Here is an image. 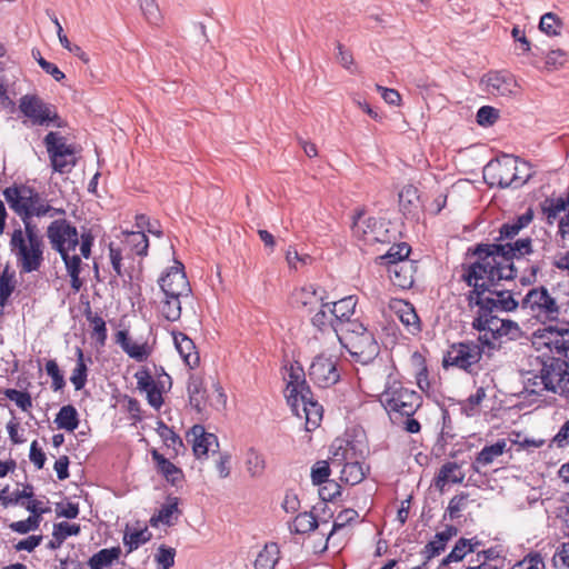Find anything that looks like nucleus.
<instances>
[{
  "label": "nucleus",
  "instance_id": "603ef678",
  "mask_svg": "<svg viewBox=\"0 0 569 569\" xmlns=\"http://www.w3.org/2000/svg\"><path fill=\"white\" fill-rule=\"evenodd\" d=\"M227 396L218 382H212L209 387L208 408L221 411L226 408Z\"/></svg>",
  "mask_w": 569,
  "mask_h": 569
},
{
  "label": "nucleus",
  "instance_id": "4be33fe9",
  "mask_svg": "<svg viewBox=\"0 0 569 569\" xmlns=\"http://www.w3.org/2000/svg\"><path fill=\"white\" fill-rule=\"evenodd\" d=\"M390 309L409 333L416 335L420 331V319L412 305L401 299H395L390 302Z\"/></svg>",
  "mask_w": 569,
  "mask_h": 569
},
{
  "label": "nucleus",
  "instance_id": "39448f33",
  "mask_svg": "<svg viewBox=\"0 0 569 569\" xmlns=\"http://www.w3.org/2000/svg\"><path fill=\"white\" fill-rule=\"evenodd\" d=\"M531 176L532 170L528 162L509 154L490 161L483 169L487 182L500 188H518L525 184Z\"/></svg>",
  "mask_w": 569,
  "mask_h": 569
},
{
  "label": "nucleus",
  "instance_id": "f3484780",
  "mask_svg": "<svg viewBox=\"0 0 569 569\" xmlns=\"http://www.w3.org/2000/svg\"><path fill=\"white\" fill-rule=\"evenodd\" d=\"M114 341L122 351L137 362H144L151 356L153 348L143 338H132L128 330H119L114 336Z\"/></svg>",
  "mask_w": 569,
  "mask_h": 569
},
{
  "label": "nucleus",
  "instance_id": "f704fd0d",
  "mask_svg": "<svg viewBox=\"0 0 569 569\" xmlns=\"http://www.w3.org/2000/svg\"><path fill=\"white\" fill-rule=\"evenodd\" d=\"M54 423L59 429H63L69 432L74 431L79 426V415L77 409L71 405L61 407L56 416Z\"/></svg>",
  "mask_w": 569,
  "mask_h": 569
},
{
  "label": "nucleus",
  "instance_id": "e2e57ef3",
  "mask_svg": "<svg viewBox=\"0 0 569 569\" xmlns=\"http://www.w3.org/2000/svg\"><path fill=\"white\" fill-rule=\"evenodd\" d=\"M47 375L52 379V388L54 391L61 390L64 385V378L61 373L56 360H48L46 363Z\"/></svg>",
  "mask_w": 569,
  "mask_h": 569
},
{
  "label": "nucleus",
  "instance_id": "423d86ee",
  "mask_svg": "<svg viewBox=\"0 0 569 569\" xmlns=\"http://www.w3.org/2000/svg\"><path fill=\"white\" fill-rule=\"evenodd\" d=\"M10 249L23 272L38 270L43 261V242L30 222L12 232Z\"/></svg>",
  "mask_w": 569,
  "mask_h": 569
},
{
  "label": "nucleus",
  "instance_id": "49530a36",
  "mask_svg": "<svg viewBox=\"0 0 569 569\" xmlns=\"http://www.w3.org/2000/svg\"><path fill=\"white\" fill-rule=\"evenodd\" d=\"M33 496V490L31 487L27 486L22 490H17L12 493L9 492V487H4L0 491V502L7 508L11 505L20 503L21 499L28 498L30 499Z\"/></svg>",
  "mask_w": 569,
  "mask_h": 569
},
{
  "label": "nucleus",
  "instance_id": "4c0bfd02",
  "mask_svg": "<svg viewBox=\"0 0 569 569\" xmlns=\"http://www.w3.org/2000/svg\"><path fill=\"white\" fill-rule=\"evenodd\" d=\"M465 479V475L461 468L453 462H449L442 466L440 469L437 486L442 490L448 483H460Z\"/></svg>",
  "mask_w": 569,
  "mask_h": 569
},
{
  "label": "nucleus",
  "instance_id": "0e129e2a",
  "mask_svg": "<svg viewBox=\"0 0 569 569\" xmlns=\"http://www.w3.org/2000/svg\"><path fill=\"white\" fill-rule=\"evenodd\" d=\"M4 396L13 401L23 411H27L32 406V400L29 393L16 389H7Z\"/></svg>",
  "mask_w": 569,
  "mask_h": 569
},
{
  "label": "nucleus",
  "instance_id": "412c9836",
  "mask_svg": "<svg viewBox=\"0 0 569 569\" xmlns=\"http://www.w3.org/2000/svg\"><path fill=\"white\" fill-rule=\"evenodd\" d=\"M357 306V299L353 296H349L335 302L332 308L330 307L331 315L335 318L333 332L336 336L345 332L348 325L353 323L351 320L352 315Z\"/></svg>",
  "mask_w": 569,
  "mask_h": 569
},
{
  "label": "nucleus",
  "instance_id": "de8ad7c7",
  "mask_svg": "<svg viewBox=\"0 0 569 569\" xmlns=\"http://www.w3.org/2000/svg\"><path fill=\"white\" fill-rule=\"evenodd\" d=\"M244 463L247 471L252 477L260 476L266 467L264 458L261 453L257 452L254 449H249L246 452Z\"/></svg>",
  "mask_w": 569,
  "mask_h": 569
},
{
  "label": "nucleus",
  "instance_id": "774afa93",
  "mask_svg": "<svg viewBox=\"0 0 569 569\" xmlns=\"http://www.w3.org/2000/svg\"><path fill=\"white\" fill-rule=\"evenodd\" d=\"M552 563L555 568L569 569V542H563L557 548L552 557Z\"/></svg>",
  "mask_w": 569,
  "mask_h": 569
},
{
  "label": "nucleus",
  "instance_id": "e433bc0d",
  "mask_svg": "<svg viewBox=\"0 0 569 569\" xmlns=\"http://www.w3.org/2000/svg\"><path fill=\"white\" fill-rule=\"evenodd\" d=\"M542 210L548 222L553 223L556 220H558L561 213H569V201L568 199H563L561 197L546 199L542 204Z\"/></svg>",
  "mask_w": 569,
  "mask_h": 569
},
{
  "label": "nucleus",
  "instance_id": "b1692460",
  "mask_svg": "<svg viewBox=\"0 0 569 569\" xmlns=\"http://www.w3.org/2000/svg\"><path fill=\"white\" fill-rule=\"evenodd\" d=\"M179 505V498L168 497L158 512L150 518V525L152 527L173 526L181 515Z\"/></svg>",
  "mask_w": 569,
  "mask_h": 569
},
{
  "label": "nucleus",
  "instance_id": "a878e982",
  "mask_svg": "<svg viewBox=\"0 0 569 569\" xmlns=\"http://www.w3.org/2000/svg\"><path fill=\"white\" fill-rule=\"evenodd\" d=\"M172 339L176 350L180 355L183 362L193 369L199 365V353L196 350L193 341L183 332H172Z\"/></svg>",
  "mask_w": 569,
  "mask_h": 569
},
{
  "label": "nucleus",
  "instance_id": "5701e85b",
  "mask_svg": "<svg viewBox=\"0 0 569 569\" xmlns=\"http://www.w3.org/2000/svg\"><path fill=\"white\" fill-rule=\"evenodd\" d=\"M507 445L508 443L506 439H499L492 445L485 446L472 462V468L475 471L481 472L482 469L497 462L499 458L506 452Z\"/></svg>",
  "mask_w": 569,
  "mask_h": 569
},
{
  "label": "nucleus",
  "instance_id": "c9c22d12",
  "mask_svg": "<svg viewBox=\"0 0 569 569\" xmlns=\"http://www.w3.org/2000/svg\"><path fill=\"white\" fill-rule=\"evenodd\" d=\"M409 253L410 247L407 243L402 242L391 246L385 254L378 257V260L380 261L381 264L388 268L390 264H396L400 262H411L410 260H408Z\"/></svg>",
  "mask_w": 569,
  "mask_h": 569
},
{
  "label": "nucleus",
  "instance_id": "4d7b16f0",
  "mask_svg": "<svg viewBox=\"0 0 569 569\" xmlns=\"http://www.w3.org/2000/svg\"><path fill=\"white\" fill-rule=\"evenodd\" d=\"M139 2L146 20L151 24H158L161 21V13L156 0H139Z\"/></svg>",
  "mask_w": 569,
  "mask_h": 569
},
{
  "label": "nucleus",
  "instance_id": "c85d7f7f",
  "mask_svg": "<svg viewBox=\"0 0 569 569\" xmlns=\"http://www.w3.org/2000/svg\"><path fill=\"white\" fill-rule=\"evenodd\" d=\"M390 281L402 289L410 288L413 283V264L412 262H400L390 264L387 268Z\"/></svg>",
  "mask_w": 569,
  "mask_h": 569
},
{
  "label": "nucleus",
  "instance_id": "2f4dec72",
  "mask_svg": "<svg viewBox=\"0 0 569 569\" xmlns=\"http://www.w3.org/2000/svg\"><path fill=\"white\" fill-rule=\"evenodd\" d=\"M152 459L156 461L159 472L167 479V481L174 486L182 481V471L158 451H152Z\"/></svg>",
  "mask_w": 569,
  "mask_h": 569
},
{
  "label": "nucleus",
  "instance_id": "680f3d73",
  "mask_svg": "<svg viewBox=\"0 0 569 569\" xmlns=\"http://www.w3.org/2000/svg\"><path fill=\"white\" fill-rule=\"evenodd\" d=\"M41 519L38 516H30L26 520L14 521L10 523V529L14 532L26 535L29 531L37 530L40 526Z\"/></svg>",
  "mask_w": 569,
  "mask_h": 569
},
{
  "label": "nucleus",
  "instance_id": "f03ea898",
  "mask_svg": "<svg viewBox=\"0 0 569 569\" xmlns=\"http://www.w3.org/2000/svg\"><path fill=\"white\" fill-rule=\"evenodd\" d=\"M532 347L541 357L552 361L542 363L541 372L546 391L569 398V370L558 360L569 357V329L546 326L537 329L531 337Z\"/></svg>",
  "mask_w": 569,
  "mask_h": 569
},
{
  "label": "nucleus",
  "instance_id": "c756f323",
  "mask_svg": "<svg viewBox=\"0 0 569 569\" xmlns=\"http://www.w3.org/2000/svg\"><path fill=\"white\" fill-rule=\"evenodd\" d=\"M191 296L163 295L160 301L159 311L168 321H177L181 317V303L189 300Z\"/></svg>",
  "mask_w": 569,
  "mask_h": 569
},
{
  "label": "nucleus",
  "instance_id": "13d9d810",
  "mask_svg": "<svg viewBox=\"0 0 569 569\" xmlns=\"http://www.w3.org/2000/svg\"><path fill=\"white\" fill-rule=\"evenodd\" d=\"M330 466L328 461H318L311 468V480L313 485L321 486L323 482L329 481Z\"/></svg>",
  "mask_w": 569,
  "mask_h": 569
},
{
  "label": "nucleus",
  "instance_id": "09e8293b",
  "mask_svg": "<svg viewBox=\"0 0 569 569\" xmlns=\"http://www.w3.org/2000/svg\"><path fill=\"white\" fill-rule=\"evenodd\" d=\"M562 21L552 13L547 12L540 18L539 29L547 36H559L561 33Z\"/></svg>",
  "mask_w": 569,
  "mask_h": 569
},
{
  "label": "nucleus",
  "instance_id": "20e7f679",
  "mask_svg": "<svg viewBox=\"0 0 569 569\" xmlns=\"http://www.w3.org/2000/svg\"><path fill=\"white\" fill-rule=\"evenodd\" d=\"M47 237L54 250H57L71 278V287L77 292L81 289L83 282L80 279L81 259L76 253L79 244V234L76 227L71 226L66 219L52 221L47 229Z\"/></svg>",
  "mask_w": 569,
  "mask_h": 569
},
{
  "label": "nucleus",
  "instance_id": "a211bd4d",
  "mask_svg": "<svg viewBox=\"0 0 569 569\" xmlns=\"http://www.w3.org/2000/svg\"><path fill=\"white\" fill-rule=\"evenodd\" d=\"M188 441L192 445V450L198 459H204L208 453L214 452L218 447V438L210 432H207L200 425H196L187 435Z\"/></svg>",
  "mask_w": 569,
  "mask_h": 569
},
{
  "label": "nucleus",
  "instance_id": "338daca9",
  "mask_svg": "<svg viewBox=\"0 0 569 569\" xmlns=\"http://www.w3.org/2000/svg\"><path fill=\"white\" fill-rule=\"evenodd\" d=\"M549 447L559 449L569 448V419L560 427L558 432L551 439Z\"/></svg>",
  "mask_w": 569,
  "mask_h": 569
},
{
  "label": "nucleus",
  "instance_id": "473e14b6",
  "mask_svg": "<svg viewBox=\"0 0 569 569\" xmlns=\"http://www.w3.org/2000/svg\"><path fill=\"white\" fill-rule=\"evenodd\" d=\"M338 469L340 471L341 481L351 486L361 482L366 476V470L358 461V457L355 460L347 461L341 467H338Z\"/></svg>",
  "mask_w": 569,
  "mask_h": 569
},
{
  "label": "nucleus",
  "instance_id": "72a5a7b5",
  "mask_svg": "<svg viewBox=\"0 0 569 569\" xmlns=\"http://www.w3.org/2000/svg\"><path fill=\"white\" fill-rule=\"evenodd\" d=\"M121 555L120 547L101 549L89 559L90 569H108Z\"/></svg>",
  "mask_w": 569,
  "mask_h": 569
},
{
  "label": "nucleus",
  "instance_id": "bf43d9fd",
  "mask_svg": "<svg viewBox=\"0 0 569 569\" xmlns=\"http://www.w3.org/2000/svg\"><path fill=\"white\" fill-rule=\"evenodd\" d=\"M472 551V547L468 540H459L451 552L443 559V563L457 562L465 558V556Z\"/></svg>",
  "mask_w": 569,
  "mask_h": 569
},
{
  "label": "nucleus",
  "instance_id": "dca6fc26",
  "mask_svg": "<svg viewBox=\"0 0 569 569\" xmlns=\"http://www.w3.org/2000/svg\"><path fill=\"white\" fill-rule=\"evenodd\" d=\"M485 90L492 96L510 97L518 92V82L512 74L505 71H491L481 79Z\"/></svg>",
  "mask_w": 569,
  "mask_h": 569
},
{
  "label": "nucleus",
  "instance_id": "6e6d98bb",
  "mask_svg": "<svg viewBox=\"0 0 569 569\" xmlns=\"http://www.w3.org/2000/svg\"><path fill=\"white\" fill-rule=\"evenodd\" d=\"M320 310L316 312L312 317L313 326L318 327L320 330H326L327 328H331L333 330L335 318L331 315L329 303H320Z\"/></svg>",
  "mask_w": 569,
  "mask_h": 569
},
{
  "label": "nucleus",
  "instance_id": "5fc2aeb1",
  "mask_svg": "<svg viewBox=\"0 0 569 569\" xmlns=\"http://www.w3.org/2000/svg\"><path fill=\"white\" fill-rule=\"evenodd\" d=\"M286 261L290 269L299 270L312 262V257L308 253H299L295 247H289L286 251Z\"/></svg>",
  "mask_w": 569,
  "mask_h": 569
},
{
  "label": "nucleus",
  "instance_id": "a18cd8bd",
  "mask_svg": "<svg viewBox=\"0 0 569 569\" xmlns=\"http://www.w3.org/2000/svg\"><path fill=\"white\" fill-rule=\"evenodd\" d=\"M399 203L401 209L408 213L418 209L420 198L417 188L413 186H405L399 193Z\"/></svg>",
  "mask_w": 569,
  "mask_h": 569
},
{
  "label": "nucleus",
  "instance_id": "58836bf2",
  "mask_svg": "<svg viewBox=\"0 0 569 569\" xmlns=\"http://www.w3.org/2000/svg\"><path fill=\"white\" fill-rule=\"evenodd\" d=\"M279 560V548L276 543H268L258 553L254 569H273Z\"/></svg>",
  "mask_w": 569,
  "mask_h": 569
},
{
  "label": "nucleus",
  "instance_id": "7ed1b4c3",
  "mask_svg": "<svg viewBox=\"0 0 569 569\" xmlns=\"http://www.w3.org/2000/svg\"><path fill=\"white\" fill-rule=\"evenodd\" d=\"M284 380L286 398L292 412L306 420V430L316 429L322 419V407L313 399L311 390L306 382L303 369L299 365L286 368Z\"/></svg>",
  "mask_w": 569,
  "mask_h": 569
},
{
  "label": "nucleus",
  "instance_id": "393cba45",
  "mask_svg": "<svg viewBox=\"0 0 569 569\" xmlns=\"http://www.w3.org/2000/svg\"><path fill=\"white\" fill-rule=\"evenodd\" d=\"M152 535L147 525L141 522L128 523L123 533V545L128 552L137 550L151 539Z\"/></svg>",
  "mask_w": 569,
  "mask_h": 569
},
{
  "label": "nucleus",
  "instance_id": "f257e3e1",
  "mask_svg": "<svg viewBox=\"0 0 569 569\" xmlns=\"http://www.w3.org/2000/svg\"><path fill=\"white\" fill-rule=\"evenodd\" d=\"M531 240L518 239L513 243L479 246L476 253L478 260L465 269L463 280L472 287L469 303L477 307L476 312H509L518 307L509 290H498L501 280H511L516 276L513 259L531 253Z\"/></svg>",
  "mask_w": 569,
  "mask_h": 569
},
{
  "label": "nucleus",
  "instance_id": "864d4df0",
  "mask_svg": "<svg viewBox=\"0 0 569 569\" xmlns=\"http://www.w3.org/2000/svg\"><path fill=\"white\" fill-rule=\"evenodd\" d=\"M157 432L160 436V438L163 440L164 445L168 448H171L177 453L179 452V449L183 447L181 439L178 435L174 433V431L166 426L163 422L159 421L157 427Z\"/></svg>",
  "mask_w": 569,
  "mask_h": 569
},
{
  "label": "nucleus",
  "instance_id": "aec40b11",
  "mask_svg": "<svg viewBox=\"0 0 569 569\" xmlns=\"http://www.w3.org/2000/svg\"><path fill=\"white\" fill-rule=\"evenodd\" d=\"M326 291L321 288L306 283L296 288L290 297V302L296 308L312 309L323 302Z\"/></svg>",
  "mask_w": 569,
  "mask_h": 569
},
{
  "label": "nucleus",
  "instance_id": "0eeeda50",
  "mask_svg": "<svg viewBox=\"0 0 569 569\" xmlns=\"http://www.w3.org/2000/svg\"><path fill=\"white\" fill-rule=\"evenodd\" d=\"M336 337L348 350L355 362L368 365L379 353V345L373 333L359 321L348 325L347 330Z\"/></svg>",
  "mask_w": 569,
  "mask_h": 569
},
{
  "label": "nucleus",
  "instance_id": "f8f14e48",
  "mask_svg": "<svg viewBox=\"0 0 569 569\" xmlns=\"http://www.w3.org/2000/svg\"><path fill=\"white\" fill-rule=\"evenodd\" d=\"M352 231L355 237L368 244L385 243L390 240L389 230L383 221L371 217L365 218L362 214L353 221Z\"/></svg>",
  "mask_w": 569,
  "mask_h": 569
},
{
  "label": "nucleus",
  "instance_id": "8fccbe9b",
  "mask_svg": "<svg viewBox=\"0 0 569 569\" xmlns=\"http://www.w3.org/2000/svg\"><path fill=\"white\" fill-rule=\"evenodd\" d=\"M358 518V512L353 509H345L339 512L331 526L327 529V541L332 537V535L340 529L345 528L347 525L356 521Z\"/></svg>",
  "mask_w": 569,
  "mask_h": 569
},
{
  "label": "nucleus",
  "instance_id": "9b49d317",
  "mask_svg": "<svg viewBox=\"0 0 569 569\" xmlns=\"http://www.w3.org/2000/svg\"><path fill=\"white\" fill-rule=\"evenodd\" d=\"M482 356V349L476 342L453 343L447 350L443 357V367H457L469 371L477 365Z\"/></svg>",
  "mask_w": 569,
  "mask_h": 569
},
{
  "label": "nucleus",
  "instance_id": "ddd939ff",
  "mask_svg": "<svg viewBox=\"0 0 569 569\" xmlns=\"http://www.w3.org/2000/svg\"><path fill=\"white\" fill-rule=\"evenodd\" d=\"M310 379L320 388H329L340 379L337 360L331 356H317L309 367Z\"/></svg>",
  "mask_w": 569,
  "mask_h": 569
},
{
  "label": "nucleus",
  "instance_id": "6e6552de",
  "mask_svg": "<svg viewBox=\"0 0 569 569\" xmlns=\"http://www.w3.org/2000/svg\"><path fill=\"white\" fill-rule=\"evenodd\" d=\"M472 327L479 331L480 342L490 347L502 339L515 340L521 336L517 322L487 312H476Z\"/></svg>",
  "mask_w": 569,
  "mask_h": 569
},
{
  "label": "nucleus",
  "instance_id": "bb28decb",
  "mask_svg": "<svg viewBox=\"0 0 569 569\" xmlns=\"http://www.w3.org/2000/svg\"><path fill=\"white\" fill-rule=\"evenodd\" d=\"M328 527L329 522L327 520L317 521L312 512L305 511L295 517L290 529L291 531L300 535L308 533L315 529H320L321 535L327 537Z\"/></svg>",
  "mask_w": 569,
  "mask_h": 569
},
{
  "label": "nucleus",
  "instance_id": "69168bd1",
  "mask_svg": "<svg viewBox=\"0 0 569 569\" xmlns=\"http://www.w3.org/2000/svg\"><path fill=\"white\" fill-rule=\"evenodd\" d=\"M68 156L53 154L50 157L52 167L56 171L64 172L70 170L74 166V151L67 152Z\"/></svg>",
  "mask_w": 569,
  "mask_h": 569
},
{
  "label": "nucleus",
  "instance_id": "4468645a",
  "mask_svg": "<svg viewBox=\"0 0 569 569\" xmlns=\"http://www.w3.org/2000/svg\"><path fill=\"white\" fill-rule=\"evenodd\" d=\"M19 109L37 126H49L57 117L54 109L36 96H23Z\"/></svg>",
  "mask_w": 569,
  "mask_h": 569
},
{
  "label": "nucleus",
  "instance_id": "ea45409f",
  "mask_svg": "<svg viewBox=\"0 0 569 569\" xmlns=\"http://www.w3.org/2000/svg\"><path fill=\"white\" fill-rule=\"evenodd\" d=\"M457 535V529L453 526H446V528L436 533L433 540L427 545L430 557L438 556L445 550L447 542Z\"/></svg>",
  "mask_w": 569,
  "mask_h": 569
},
{
  "label": "nucleus",
  "instance_id": "1a4fd4ad",
  "mask_svg": "<svg viewBox=\"0 0 569 569\" xmlns=\"http://www.w3.org/2000/svg\"><path fill=\"white\" fill-rule=\"evenodd\" d=\"M380 401L390 415L406 417H411L421 405V398L417 392L396 380L388 381Z\"/></svg>",
  "mask_w": 569,
  "mask_h": 569
},
{
  "label": "nucleus",
  "instance_id": "9d476101",
  "mask_svg": "<svg viewBox=\"0 0 569 569\" xmlns=\"http://www.w3.org/2000/svg\"><path fill=\"white\" fill-rule=\"evenodd\" d=\"M521 308L541 322L555 321L560 315V307L545 287L531 289L522 299Z\"/></svg>",
  "mask_w": 569,
  "mask_h": 569
},
{
  "label": "nucleus",
  "instance_id": "2eb2a0df",
  "mask_svg": "<svg viewBox=\"0 0 569 569\" xmlns=\"http://www.w3.org/2000/svg\"><path fill=\"white\" fill-rule=\"evenodd\" d=\"M159 284L163 295L191 296V287L183 270V264H174L160 278Z\"/></svg>",
  "mask_w": 569,
  "mask_h": 569
},
{
  "label": "nucleus",
  "instance_id": "79ce46f5",
  "mask_svg": "<svg viewBox=\"0 0 569 569\" xmlns=\"http://www.w3.org/2000/svg\"><path fill=\"white\" fill-rule=\"evenodd\" d=\"M77 363L72 370L70 381L76 390H81L87 383L88 367L84 361L83 351L80 348L76 350Z\"/></svg>",
  "mask_w": 569,
  "mask_h": 569
},
{
  "label": "nucleus",
  "instance_id": "7c9ffc66",
  "mask_svg": "<svg viewBox=\"0 0 569 569\" xmlns=\"http://www.w3.org/2000/svg\"><path fill=\"white\" fill-rule=\"evenodd\" d=\"M63 210L56 209L49 204V202L41 197L37 191L34 192L30 202L29 209L23 218V223L29 222L28 219L31 217H50L53 218L58 214H62Z\"/></svg>",
  "mask_w": 569,
  "mask_h": 569
},
{
  "label": "nucleus",
  "instance_id": "3c124183",
  "mask_svg": "<svg viewBox=\"0 0 569 569\" xmlns=\"http://www.w3.org/2000/svg\"><path fill=\"white\" fill-rule=\"evenodd\" d=\"M126 243L139 256L147 254L148 239L143 231H131L126 234Z\"/></svg>",
  "mask_w": 569,
  "mask_h": 569
},
{
  "label": "nucleus",
  "instance_id": "37998d69",
  "mask_svg": "<svg viewBox=\"0 0 569 569\" xmlns=\"http://www.w3.org/2000/svg\"><path fill=\"white\" fill-rule=\"evenodd\" d=\"M190 403L199 412L208 409V393L209 388H202L198 381H192L188 388Z\"/></svg>",
  "mask_w": 569,
  "mask_h": 569
},
{
  "label": "nucleus",
  "instance_id": "052dcab7",
  "mask_svg": "<svg viewBox=\"0 0 569 569\" xmlns=\"http://www.w3.org/2000/svg\"><path fill=\"white\" fill-rule=\"evenodd\" d=\"M174 549L160 546L154 556V560L160 569H170L174 563Z\"/></svg>",
  "mask_w": 569,
  "mask_h": 569
},
{
  "label": "nucleus",
  "instance_id": "cd10ccee",
  "mask_svg": "<svg viewBox=\"0 0 569 569\" xmlns=\"http://www.w3.org/2000/svg\"><path fill=\"white\" fill-rule=\"evenodd\" d=\"M330 465L332 468L341 467L347 461L355 460L357 452L355 446L345 439H336L330 447Z\"/></svg>",
  "mask_w": 569,
  "mask_h": 569
},
{
  "label": "nucleus",
  "instance_id": "c03bdc74",
  "mask_svg": "<svg viewBox=\"0 0 569 569\" xmlns=\"http://www.w3.org/2000/svg\"><path fill=\"white\" fill-rule=\"evenodd\" d=\"M44 143L50 157L53 154L68 156L67 152L74 151L73 148L67 144L66 139L58 132H49L44 138Z\"/></svg>",
  "mask_w": 569,
  "mask_h": 569
},
{
  "label": "nucleus",
  "instance_id": "a19ab883",
  "mask_svg": "<svg viewBox=\"0 0 569 569\" xmlns=\"http://www.w3.org/2000/svg\"><path fill=\"white\" fill-rule=\"evenodd\" d=\"M521 377L525 392L540 395L542 391H546L541 370L539 372L533 370L523 371Z\"/></svg>",
  "mask_w": 569,
  "mask_h": 569
},
{
  "label": "nucleus",
  "instance_id": "6ab92c4d",
  "mask_svg": "<svg viewBox=\"0 0 569 569\" xmlns=\"http://www.w3.org/2000/svg\"><path fill=\"white\" fill-rule=\"evenodd\" d=\"M34 192L36 190L27 184H14L3 190V197L10 208L23 219Z\"/></svg>",
  "mask_w": 569,
  "mask_h": 569
}]
</instances>
